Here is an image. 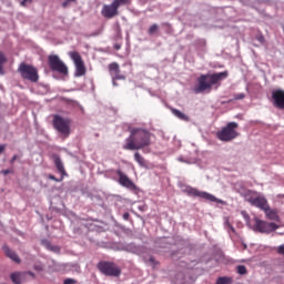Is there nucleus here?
<instances>
[{"label":"nucleus","instance_id":"1","mask_svg":"<svg viewBox=\"0 0 284 284\" xmlns=\"http://www.w3.org/2000/svg\"><path fill=\"white\" fill-rule=\"evenodd\" d=\"M152 133L145 129H133L123 150H143L152 144Z\"/></svg>","mask_w":284,"mask_h":284},{"label":"nucleus","instance_id":"2","mask_svg":"<svg viewBox=\"0 0 284 284\" xmlns=\"http://www.w3.org/2000/svg\"><path fill=\"white\" fill-rule=\"evenodd\" d=\"M223 79H227V71L213 73V74H202L197 78V85L194 87L193 91L195 94H201L206 92V90H212V85H216Z\"/></svg>","mask_w":284,"mask_h":284},{"label":"nucleus","instance_id":"3","mask_svg":"<svg viewBox=\"0 0 284 284\" xmlns=\"http://www.w3.org/2000/svg\"><path fill=\"white\" fill-rule=\"evenodd\" d=\"M239 123L230 122L221 131L216 132V138L219 141H223L224 143H230V141H234V139L239 138Z\"/></svg>","mask_w":284,"mask_h":284},{"label":"nucleus","instance_id":"4","mask_svg":"<svg viewBox=\"0 0 284 284\" xmlns=\"http://www.w3.org/2000/svg\"><path fill=\"white\" fill-rule=\"evenodd\" d=\"M52 125L59 134L70 136V125H72V120L70 118H63L59 114H54Z\"/></svg>","mask_w":284,"mask_h":284},{"label":"nucleus","instance_id":"5","mask_svg":"<svg viewBox=\"0 0 284 284\" xmlns=\"http://www.w3.org/2000/svg\"><path fill=\"white\" fill-rule=\"evenodd\" d=\"M18 72L26 81H30L31 83L39 81V71L31 64L26 62L20 63Z\"/></svg>","mask_w":284,"mask_h":284},{"label":"nucleus","instance_id":"6","mask_svg":"<svg viewBox=\"0 0 284 284\" xmlns=\"http://www.w3.org/2000/svg\"><path fill=\"white\" fill-rule=\"evenodd\" d=\"M254 221V230L255 232H260L261 234H271V232H276V230H278L280 227L278 224L274 222L258 220L257 217H255Z\"/></svg>","mask_w":284,"mask_h":284},{"label":"nucleus","instance_id":"7","mask_svg":"<svg viewBox=\"0 0 284 284\" xmlns=\"http://www.w3.org/2000/svg\"><path fill=\"white\" fill-rule=\"evenodd\" d=\"M185 193L189 196H197L199 199H204L205 201H210L211 203H221L223 204V200L217 199L216 196L207 193V192H203V191H199L192 186H187L185 189Z\"/></svg>","mask_w":284,"mask_h":284},{"label":"nucleus","instance_id":"8","mask_svg":"<svg viewBox=\"0 0 284 284\" xmlns=\"http://www.w3.org/2000/svg\"><path fill=\"white\" fill-rule=\"evenodd\" d=\"M48 62L50 70H52L53 72H59V74H68V67L65 65V63H63V61H61L59 55H49Z\"/></svg>","mask_w":284,"mask_h":284},{"label":"nucleus","instance_id":"9","mask_svg":"<svg viewBox=\"0 0 284 284\" xmlns=\"http://www.w3.org/2000/svg\"><path fill=\"white\" fill-rule=\"evenodd\" d=\"M98 268L105 276H121V268L113 262H100Z\"/></svg>","mask_w":284,"mask_h":284},{"label":"nucleus","instance_id":"10","mask_svg":"<svg viewBox=\"0 0 284 284\" xmlns=\"http://www.w3.org/2000/svg\"><path fill=\"white\" fill-rule=\"evenodd\" d=\"M70 59H72L75 65V77H84L87 69L85 63L83 62V58L77 51H72L69 53Z\"/></svg>","mask_w":284,"mask_h":284},{"label":"nucleus","instance_id":"11","mask_svg":"<svg viewBox=\"0 0 284 284\" xmlns=\"http://www.w3.org/2000/svg\"><path fill=\"white\" fill-rule=\"evenodd\" d=\"M246 201L263 212L270 206V204H267V199L261 195H246Z\"/></svg>","mask_w":284,"mask_h":284},{"label":"nucleus","instance_id":"12","mask_svg":"<svg viewBox=\"0 0 284 284\" xmlns=\"http://www.w3.org/2000/svg\"><path fill=\"white\" fill-rule=\"evenodd\" d=\"M101 14L104 19H114V17H119V9L113 2L111 4H104Z\"/></svg>","mask_w":284,"mask_h":284},{"label":"nucleus","instance_id":"13","mask_svg":"<svg viewBox=\"0 0 284 284\" xmlns=\"http://www.w3.org/2000/svg\"><path fill=\"white\" fill-rule=\"evenodd\" d=\"M116 174L119 176L120 185L126 187L128 190H136V184H134V182H132V180H130V178H128V175H125L123 171L118 170Z\"/></svg>","mask_w":284,"mask_h":284},{"label":"nucleus","instance_id":"14","mask_svg":"<svg viewBox=\"0 0 284 284\" xmlns=\"http://www.w3.org/2000/svg\"><path fill=\"white\" fill-rule=\"evenodd\" d=\"M109 73L111 74L113 81L125 80V75L121 74V68L116 62H112L109 64Z\"/></svg>","mask_w":284,"mask_h":284},{"label":"nucleus","instance_id":"15","mask_svg":"<svg viewBox=\"0 0 284 284\" xmlns=\"http://www.w3.org/2000/svg\"><path fill=\"white\" fill-rule=\"evenodd\" d=\"M272 99L274 101L275 108H278L280 110H284V91L281 89H277L272 92Z\"/></svg>","mask_w":284,"mask_h":284},{"label":"nucleus","instance_id":"16","mask_svg":"<svg viewBox=\"0 0 284 284\" xmlns=\"http://www.w3.org/2000/svg\"><path fill=\"white\" fill-rule=\"evenodd\" d=\"M2 250L8 258H11V261H13L14 263H21V258L19 257V255L14 251L10 250L8 245L2 246Z\"/></svg>","mask_w":284,"mask_h":284},{"label":"nucleus","instance_id":"17","mask_svg":"<svg viewBox=\"0 0 284 284\" xmlns=\"http://www.w3.org/2000/svg\"><path fill=\"white\" fill-rule=\"evenodd\" d=\"M264 214L268 221H276L281 223V217L278 216V212L270 206L264 211Z\"/></svg>","mask_w":284,"mask_h":284},{"label":"nucleus","instance_id":"18","mask_svg":"<svg viewBox=\"0 0 284 284\" xmlns=\"http://www.w3.org/2000/svg\"><path fill=\"white\" fill-rule=\"evenodd\" d=\"M54 165L58 172H60L62 176H68V172H65V166H63V162L61 161V158L59 156L54 158Z\"/></svg>","mask_w":284,"mask_h":284},{"label":"nucleus","instance_id":"19","mask_svg":"<svg viewBox=\"0 0 284 284\" xmlns=\"http://www.w3.org/2000/svg\"><path fill=\"white\" fill-rule=\"evenodd\" d=\"M10 278L14 284H21L22 280L26 278V272L11 273Z\"/></svg>","mask_w":284,"mask_h":284},{"label":"nucleus","instance_id":"20","mask_svg":"<svg viewBox=\"0 0 284 284\" xmlns=\"http://www.w3.org/2000/svg\"><path fill=\"white\" fill-rule=\"evenodd\" d=\"M172 114L180 119V121H190V116L185 115V113L179 111V109H171Z\"/></svg>","mask_w":284,"mask_h":284},{"label":"nucleus","instance_id":"21","mask_svg":"<svg viewBox=\"0 0 284 284\" xmlns=\"http://www.w3.org/2000/svg\"><path fill=\"white\" fill-rule=\"evenodd\" d=\"M134 159H135L136 163H139V165H141L142 168H143V165H145V159H143V155H141V153L135 152Z\"/></svg>","mask_w":284,"mask_h":284},{"label":"nucleus","instance_id":"22","mask_svg":"<svg viewBox=\"0 0 284 284\" xmlns=\"http://www.w3.org/2000/svg\"><path fill=\"white\" fill-rule=\"evenodd\" d=\"M8 59L6 58V54L0 51V75L3 74V63H6Z\"/></svg>","mask_w":284,"mask_h":284},{"label":"nucleus","instance_id":"23","mask_svg":"<svg viewBox=\"0 0 284 284\" xmlns=\"http://www.w3.org/2000/svg\"><path fill=\"white\" fill-rule=\"evenodd\" d=\"M112 3L119 9L120 6H130V0H113Z\"/></svg>","mask_w":284,"mask_h":284},{"label":"nucleus","instance_id":"24","mask_svg":"<svg viewBox=\"0 0 284 284\" xmlns=\"http://www.w3.org/2000/svg\"><path fill=\"white\" fill-rule=\"evenodd\" d=\"M216 284H232V277H220L217 281H216Z\"/></svg>","mask_w":284,"mask_h":284},{"label":"nucleus","instance_id":"25","mask_svg":"<svg viewBox=\"0 0 284 284\" xmlns=\"http://www.w3.org/2000/svg\"><path fill=\"white\" fill-rule=\"evenodd\" d=\"M43 243H44V245H47V247H48L49 250H51V252H60V250H61L59 246H52V245L48 242V240H44Z\"/></svg>","mask_w":284,"mask_h":284},{"label":"nucleus","instance_id":"26","mask_svg":"<svg viewBox=\"0 0 284 284\" xmlns=\"http://www.w3.org/2000/svg\"><path fill=\"white\" fill-rule=\"evenodd\" d=\"M159 32V24L154 23L149 28V34H156Z\"/></svg>","mask_w":284,"mask_h":284},{"label":"nucleus","instance_id":"27","mask_svg":"<svg viewBox=\"0 0 284 284\" xmlns=\"http://www.w3.org/2000/svg\"><path fill=\"white\" fill-rule=\"evenodd\" d=\"M237 274H241V275L247 274V268L245 267V265L237 266Z\"/></svg>","mask_w":284,"mask_h":284},{"label":"nucleus","instance_id":"28","mask_svg":"<svg viewBox=\"0 0 284 284\" xmlns=\"http://www.w3.org/2000/svg\"><path fill=\"white\" fill-rule=\"evenodd\" d=\"M48 179H50V181H55V183H61V181H63V179H64V175H61L60 179H57V176L50 174V175L48 176Z\"/></svg>","mask_w":284,"mask_h":284},{"label":"nucleus","instance_id":"29","mask_svg":"<svg viewBox=\"0 0 284 284\" xmlns=\"http://www.w3.org/2000/svg\"><path fill=\"white\" fill-rule=\"evenodd\" d=\"M33 270H36V272H43V264H34Z\"/></svg>","mask_w":284,"mask_h":284},{"label":"nucleus","instance_id":"30","mask_svg":"<svg viewBox=\"0 0 284 284\" xmlns=\"http://www.w3.org/2000/svg\"><path fill=\"white\" fill-rule=\"evenodd\" d=\"M77 0H65L62 2V8H69L70 3H75Z\"/></svg>","mask_w":284,"mask_h":284},{"label":"nucleus","instance_id":"31","mask_svg":"<svg viewBox=\"0 0 284 284\" xmlns=\"http://www.w3.org/2000/svg\"><path fill=\"white\" fill-rule=\"evenodd\" d=\"M1 174H3L4 176H8V174H14V170L12 169L2 170Z\"/></svg>","mask_w":284,"mask_h":284},{"label":"nucleus","instance_id":"32","mask_svg":"<svg viewBox=\"0 0 284 284\" xmlns=\"http://www.w3.org/2000/svg\"><path fill=\"white\" fill-rule=\"evenodd\" d=\"M276 252H277V254H280L281 256H284V244L277 246V247H276Z\"/></svg>","mask_w":284,"mask_h":284},{"label":"nucleus","instance_id":"33","mask_svg":"<svg viewBox=\"0 0 284 284\" xmlns=\"http://www.w3.org/2000/svg\"><path fill=\"white\" fill-rule=\"evenodd\" d=\"M234 99H235L236 101H241V100L245 99V93L235 94V95H234Z\"/></svg>","mask_w":284,"mask_h":284},{"label":"nucleus","instance_id":"34","mask_svg":"<svg viewBox=\"0 0 284 284\" xmlns=\"http://www.w3.org/2000/svg\"><path fill=\"white\" fill-rule=\"evenodd\" d=\"M63 284H77V280H74V278H67V280H64Z\"/></svg>","mask_w":284,"mask_h":284},{"label":"nucleus","instance_id":"35","mask_svg":"<svg viewBox=\"0 0 284 284\" xmlns=\"http://www.w3.org/2000/svg\"><path fill=\"white\" fill-rule=\"evenodd\" d=\"M28 3H32V0H22L21 6L26 7Z\"/></svg>","mask_w":284,"mask_h":284},{"label":"nucleus","instance_id":"36","mask_svg":"<svg viewBox=\"0 0 284 284\" xmlns=\"http://www.w3.org/2000/svg\"><path fill=\"white\" fill-rule=\"evenodd\" d=\"M6 152V144L0 145V154H3Z\"/></svg>","mask_w":284,"mask_h":284},{"label":"nucleus","instance_id":"37","mask_svg":"<svg viewBox=\"0 0 284 284\" xmlns=\"http://www.w3.org/2000/svg\"><path fill=\"white\" fill-rule=\"evenodd\" d=\"M123 219H124V221H130V213H124L123 214Z\"/></svg>","mask_w":284,"mask_h":284},{"label":"nucleus","instance_id":"38","mask_svg":"<svg viewBox=\"0 0 284 284\" xmlns=\"http://www.w3.org/2000/svg\"><path fill=\"white\" fill-rule=\"evenodd\" d=\"M24 273H26V275L28 274L29 276H32V278L36 277V275H34V273L32 271H28V272H24Z\"/></svg>","mask_w":284,"mask_h":284},{"label":"nucleus","instance_id":"39","mask_svg":"<svg viewBox=\"0 0 284 284\" xmlns=\"http://www.w3.org/2000/svg\"><path fill=\"white\" fill-rule=\"evenodd\" d=\"M17 159H19V156H18V155H13L12 159H11V161H10V163H11V164L14 163V161H17Z\"/></svg>","mask_w":284,"mask_h":284},{"label":"nucleus","instance_id":"40","mask_svg":"<svg viewBox=\"0 0 284 284\" xmlns=\"http://www.w3.org/2000/svg\"><path fill=\"white\" fill-rule=\"evenodd\" d=\"M114 48H115V50H121V45L120 44H115Z\"/></svg>","mask_w":284,"mask_h":284},{"label":"nucleus","instance_id":"41","mask_svg":"<svg viewBox=\"0 0 284 284\" xmlns=\"http://www.w3.org/2000/svg\"><path fill=\"white\" fill-rule=\"evenodd\" d=\"M229 227L232 230V232H234V229L232 227V225L230 224V222H226Z\"/></svg>","mask_w":284,"mask_h":284},{"label":"nucleus","instance_id":"42","mask_svg":"<svg viewBox=\"0 0 284 284\" xmlns=\"http://www.w3.org/2000/svg\"><path fill=\"white\" fill-rule=\"evenodd\" d=\"M150 261H151V263H153L154 262V257H151Z\"/></svg>","mask_w":284,"mask_h":284},{"label":"nucleus","instance_id":"43","mask_svg":"<svg viewBox=\"0 0 284 284\" xmlns=\"http://www.w3.org/2000/svg\"><path fill=\"white\" fill-rule=\"evenodd\" d=\"M113 85H116V82L113 81Z\"/></svg>","mask_w":284,"mask_h":284}]
</instances>
